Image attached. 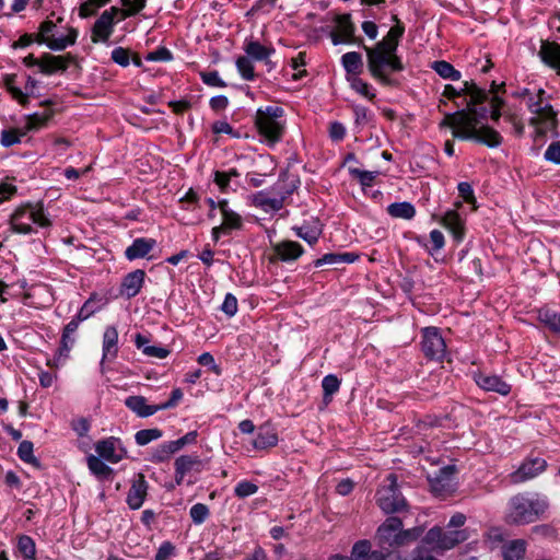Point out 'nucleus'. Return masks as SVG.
Wrapping results in <instances>:
<instances>
[{"mask_svg":"<svg viewBox=\"0 0 560 560\" xmlns=\"http://www.w3.org/2000/svg\"><path fill=\"white\" fill-rule=\"evenodd\" d=\"M393 20L396 24L389 28L382 40L373 47L363 45L371 77L385 86H398V80L392 78L390 73L405 70L402 60L397 55L399 42L405 33V25L396 15L393 16Z\"/></svg>","mask_w":560,"mask_h":560,"instance_id":"obj_1","label":"nucleus"},{"mask_svg":"<svg viewBox=\"0 0 560 560\" xmlns=\"http://www.w3.org/2000/svg\"><path fill=\"white\" fill-rule=\"evenodd\" d=\"M450 119H458V128L453 130V137L460 140H475L489 148H497L502 143L501 135L493 128L482 125L469 107L450 114Z\"/></svg>","mask_w":560,"mask_h":560,"instance_id":"obj_2","label":"nucleus"},{"mask_svg":"<svg viewBox=\"0 0 560 560\" xmlns=\"http://www.w3.org/2000/svg\"><path fill=\"white\" fill-rule=\"evenodd\" d=\"M548 506L546 497L533 492L518 493L509 500L506 522L515 525L535 523Z\"/></svg>","mask_w":560,"mask_h":560,"instance_id":"obj_3","label":"nucleus"},{"mask_svg":"<svg viewBox=\"0 0 560 560\" xmlns=\"http://www.w3.org/2000/svg\"><path fill=\"white\" fill-rule=\"evenodd\" d=\"M254 122L261 142L273 147L282 140L287 121L284 109L281 106L259 107L256 110Z\"/></svg>","mask_w":560,"mask_h":560,"instance_id":"obj_4","label":"nucleus"},{"mask_svg":"<svg viewBox=\"0 0 560 560\" xmlns=\"http://www.w3.org/2000/svg\"><path fill=\"white\" fill-rule=\"evenodd\" d=\"M9 223L11 230L18 234H33L36 228L47 229L51 226V220L44 211L42 202H25L14 209Z\"/></svg>","mask_w":560,"mask_h":560,"instance_id":"obj_5","label":"nucleus"},{"mask_svg":"<svg viewBox=\"0 0 560 560\" xmlns=\"http://www.w3.org/2000/svg\"><path fill=\"white\" fill-rule=\"evenodd\" d=\"M546 91L539 89L536 95H530L526 101V106L532 114L529 125L535 127L537 136H545L548 132H557L558 113L553 107L544 101Z\"/></svg>","mask_w":560,"mask_h":560,"instance_id":"obj_6","label":"nucleus"},{"mask_svg":"<svg viewBox=\"0 0 560 560\" xmlns=\"http://www.w3.org/2000/svg\"><path fill=\"white\" fill-rule=\"evenodd\" d=\"M296 187L293 183L291 187L287 188L284 180L279 179L270 189L255 192L252 196V205L265 212L279 211L283 208L284 200Z\"/></svg>","mask_w":560,"mask_h":560,"instance_id":"obj_7","label":"nucleus"},{"mask_svg":"<svg viewBox=\"0 0 560 560\" xmlns=\"http://www.w3.org/2000/svg\"><path fill=\"white\" fill-rule=\"evenodd\" d=\"M467 539L468 533L466 529L444 532L440 526H434L428 530L422 542L433 551L444 552Z\"/></svg>","mask_w":560,"mask_h":560,"instance_id":"obj_8","label":"nucleus"},{"mask_svg":"<svg viewBox=\"0 0 560 560\" xmlns=\"http://www.w3.org/2000/svg\"><path fill=\"white\" fill-rule=\"evenodd\" d=\"M56 27L57 24L50 19L42 22L38 27V33L35 35V42L37 44H45L54 51H61L75 44L78 38V31L75 28L70 27L66 36L55 37Z\"/></svg>","mask_w":560,"mask_h":560,"instance_id":"obj_9","label":"nucleus"},{"mask_svg":"<svg viewBox=\"0 0 560 560\" xmlns=\"http://www.w3.org/2000/svg\"><path fill=\"white\" fill-rule=\"evenodd\" d=\"M420 349L429 361L443 362L446 359L447 346L439 327L428 326L421 329Z\"/></svg>","mask_w":560,"mask_h":560,"instance_id":"obj_10","label":"nucleus"},{"mask_svg":"<svg viewBox=\"0 0 560 560\" xmlns=\"http://www.w3.org/2000/svg\"><path fill=\"white\" fill-rule=\"evenodd\" d=\"M376 501L381 510L386 514L399 512L405 509L406 500L398 489L397 477L389 474L376 493Z\"/></svg>","mask_w":560,"mask_h":560,"instance_id":"obj_11","label":"nucleus"},{"mask_svg":"<svg viewBox=\"0 0 560 560\" xmlns=\"http://www.w3.org/2000/svg\"><path fill=\"white\" fill-rule=\"evenodd\" d=\"M96 455L110 464H117L127 457V450L119 438L108 436L94 445Z\"/></svg>","mask_w":560,"mask_h":560,"instance_id":"obj_12","label":"nucleus"},{"mask_svg":"<svg viewBox=\"0 0 560 560\" xmlns=\"http://www.w3.org/2000/svg\"><path fill=\"white\" fill-rule=\"evenodd\" d=\"M117 15H120V9L117 7H112L100 15L92 28L91 39L93 43H106L109 39L114 32Z\"/></svg>","mask_w":560,"mask_h":560,"instance_id":"obj_13","label":"nucleus"},{"mask_svg":"<svg viewBox=\"0 0 560 560\" xmlns=\"http://www.w3.org/2000/svg\"><path fill=\"white\" fill-rule=\"evenodd\" d=\"M546 468L547 462L542 457H528L510 475V478L514 483L525 482L542 474Z\"/></svg>","mask_w":560,"mask_h":560,"instance_id":"obj_14","label":"nucleus"},{"mask_svg":"<svg viewBox=\"0 0 560 560\" xmlns=\"http://www.w3.org/2000/svg\"><path fill=\"white\" fill-rule=\"evenodd\" d=\"M335 22L337 24V30L330 34L331 43L335 46L340 44L358 43L354 36L355 26L351 21L350 14L337 15Z\"/></svg>","mask_w":560,"mask_h":560,"instance_id":"obj_15","label":"nucleus"},{"mask_svg":"<svg viewBox=\"0 0 560 560\" xmlns=\"http://www.w3.org/2000/svg\"><path fill=\"white\" fill-rule=\"evenodd\" d=\"M401 527L402 522L400 518L396 516L387 517L377 529V537L381 544L387 545L388 547H399L398 541Z\"/></svg>","mask_w":560,"mask_h":560,"instance_id":"obj_16","label":"nucleus"},{"mask_svg":"<svg viewBox=\"0 0 560 560\" xmlns=\"http://www.w3.org/2000/svg\"><path fill=\"white\" fill-rule=\"evenodd\" d=\"M145 272L142 269H136L127 273L120 283L119 294L127 300L138 295L144 284Z\"/></svg>","mask_w":560,"mask_h":560,"instance_id":"obj_17","label":"nucleus"},{"mask_svg":"<svg viewBox=\"0 0 560 560\" xmlns=\"http://www.w3.org/2000/svg\"><path fill=\"white\" fill-rule=\"evenodd\" d=\"M174 466L175 481L177 485H182L188 474L201 471L202 460L198 455H182L175 459Z\"/></svg>","mask_w":560,"mask_h":560,"instance_id":"obj_18","label":"nucleus"},{"mask_svg":"<svg viewBox=\"0 0 560 560\" xmlns=\"http://www.w3.org/2000/svg\"><path fill=\"white\" fill-rule=\"evenodd\" d=\"M149 485L142 474H138L131 482L128 490L126 502L131 510H138L142 506L147 494Z\"/></svg>","mask_w":560,"mask_h":560,"instance_id":"obj_19","label":"nucleus"},{"mask_svg":"<svg viewBox=\"0 0 560 560\" xmlns=\"http://www.w3.org/2000/svg\"><path fill=\"white\" fill-rule=\"evenodd\" d=\"M272 250L276 255V259L283 262H291L298 260L303 254V246L290 240H284L272 245Z\"/></svg>","mask_w":560,"mask_h":560,"instance_id":"obj_20","label":"nucleus"},{"mask_svg":"<svg viewBox=\"0 0 560 560\" xmlns=\"http://www.w3.org/2000/svg\"><path fill=\"white\" fill-rule=\"evenodd\" d=\"M243 229V219L235 211H224L222 223L212 228L211 235L214 242H218L222 235H230L232 231Z\"/></svg>","mask_w":560,"mask_h":560,"instance_id":"obj_21","label":"nucleus"},{"mask_svg":"<svg viewBox=\"0 0 560 560\" xmlns=\"http://www.w3.org/2000/svg\"><path fill=\"white\" fill-rule=\"evenodd\" d=\"M441 224L448 230L456 243L465 237V220L456 210H447L441 219Z\"/></svg>","mask_w":560,"mask_h":560,"instance_id":"obj_22","label":"nucleus"},{"mask_svg":"<svg viewBox=\"0 0 560 560\" xmlns=\"http://www.w3.org/2000/svg\"><path fill=\"white\" fill-rule=\"evenodd\" d=\"M538 57L547 67L556 71L560 70V44L541 40Z\"/></svg>","mask_w":560,"mask_h":560,"instance_id":"obj_23","label":"nucleus"},{"mask_svg":"<svg viewBox=\"0 0 560 560\" xmlns=\"http://www.w3.org/2000/svg\"><path fill=\"white\" fill-rule=\"evenodd\" d=\"M154 238L138 237L125 249V257L129 260L144 258L155 247Z\"/></svg>","mask_w":560,"mask_h":560,"instance_id":"obj_24","label":"nucleus"},{"mask_svg":"<svg viewBox=\"0 0 560 560\" xmlns=\"http://www.w3.org/2000/svg\"><path fill=\"white\" fill-rule=\"evenodd\" d=\"M102 361H113L118 353V330L115 326H107L102 340Z\"/></svg>","mask_w":560,"mask_h":560,"instance_id":"obj_25","label":"nucleus"},{"mask_svg":"<svg viewBox=\"0 0 560 560\" xmlns=\"http://www.w3.org/2000/svg\"><path fill=\"white\" fill-rule=\"evenodd\" d=\"M107 303L108 300L105 296H102L97 293H92L83 303L75 316L81 322H84L97 312L102 311L107 305Z\"/></svg>","mask_w":560,"mask_h":560,"instance_id":"obj_26","label":"nucleus"},{"mask_svg":"<svg viewBox=\"0 0 560 560\" xmlns=\"http://www.w3.org/2000/svg\"><path fill=\"white\" fill-rule=\"evenodd\" d=\"M137 349L141 350L142 353L150 358L165 359L171 353L170 349L161 346H150V339L145 335L136 334L133 339Z\"/></svg>","mask_w":560,"mask_h":560,"instance_id":"obj_27","label":"nucleus"},{"mask_svg":"<svg viewBox=\"0 0 560 560\" xmlns=\"http://www.w3.org/2000/svg\"><path fill=\"white\" fill-rule=\"evenodd\" d=\"M126 406L141 418H147L160 410L159 405H149L142 396H130L125 400Z\"/></svg>","mask_w":560,"mask_h":560,"instance_id":"obj_28","label":"nucleus"},{"mask_svg":"<svg viewBox=\"0 0 560 560\" xmlns=\"http://www.w3.org/2000/svg\"><path fill=\"white\" fill-rule=\"evenodd\" d=\"M292 230L298 237L302 238L311 246H314L318 242L323 233V229L318 222H305L301 226H293Z\"/></svg>","mask_w":560,"mask_h":560,"instance_id":"obj_29","label":"nucleus"},{"mask_svg":"<svg viewBox=\"0 0 560 560\" xmlns=\"http://www.w3.org/2000/svg\"><path fill=\"white\" fill-rule=\"evenodd\" d=\"M86 465L90 472L98 480H108L113 476V468L109 467L105 460L97 455L90 454L86 456Z\"/></svg>","mask_w":560,"mask_h":560,"instance_id":"obj_30","label":"nucleus"},{"mask_svg":"<svg viewBox=\"0 0 560 560\" xmlns=\"http://www.w3.org/2000/svg\"><path fill=\"white\" fill-rule=\"evenodd\" d=\"M351 560H386L382 551H371V544L369 540H359L352 547Z\"/></svg>","mask_w":560,"mask_h":560,"instance_id":"obj_31","label":"nucleus"},{"mask_svg":"<svg viewBox=\"0 0 560 560\" xmlns=\"http://www.w3.org/2000/svg\"><path fill=\"white\" fill-rule=\"evenodd\" d=\"M68 65L66 62L65 57L55 56L48 52H45L40 57V67L39 71L44 74L50 75L57 71H66Z\"/></svg>","mask_w":560,"mask_h":560,"instance_id":"obj_32","label":"nucleus"},{"mask_svg":"<svg viewBox=\"0 0 560 560\" xmlns=\"http://www.w3.org/2000/svg\"><path fill=\"white\" fill-rule=\"evenodd\" d=\"M359 258V255L355 253L347 252V253H327L323 255L320 258L314 260V267L319 268L324 265H341V264H352Z\"/></svg>","mask_w":560,"mask_h":560,"instance_id":"obj_33","label":"nucleus"},{"mask_svg":"<svg viewBox=\"0 0 560 560\" xmlns=\"http://www.w3.org/2000/svg\"><path fill=\"white\" fill-rule=\"evenodd\" d=\"M246 57L256 61H268V58L275 54L273 47H267L258 40H246L244 45Z\"/></svg>","mask_w":560,"mask_h":560,"instance_id":"obj_34","label":"nucleus"},{"mask_svg":"<svg viewBox=\"0 0 560 560\" xmlns=\"http://www.w3.org/2000/svg\"><path fill=\"white\" fill-rule=\"evenodd\" d=\"M278 444V435L272 428L269 425H262L259 428L256 438L253 441L255 450H266L273 447Z\"/></svg>","mask_w":560,"mask_h":560,"instance_id":"obj_35","label":"nucleus"},{"mask_svg":"<svg viewBox=\"0 0 560 560\" xmlns=\"http://www.w3.org/2000/svg\"><path fill=\"white\" fill-rule=\"evenodd\" d=\"M459 91L462 92V95L469 96V100L466 101V104L469 106L483 104L488 100V93L486 90L479 88L474 81H465Z\"/></svg>","mask_w":560,"mask_h":560,"instance_id":"obj_36","label":"nucleus"},{"mask_svg":"<svg viewBox=\"0 0 560 560\" xmlns=\"http://www.w3.org/2000/svg\"><path fill=\"white\" fill-rule=\"evenodd\" d=\"M15 552L23 560H35L36 559L35 540L28 535H19L16 538Z\"/></svg>","mask_w":560,"mask_h":560,"instance_id":"obj_37","label":"nucleus"},{"mask_svg":"<svg viewBox=\"0 0 560 560\" xmlns=\"http://www.w3.org/2000/svg\"><path fill=\"white\" fill-rule=\"evenodd\" d=\"M341 65L347 74L357 77L361 73L363 68L362 56L358 51L346 52L341 56Z\"/></svg>","mask_w":560,"mask_h":560,"instance_id":"obj_38","label":"nucleus"},{"mask_svg":"<svg viewBox=\"0 0 560 560\" xmlns=\"http://www.w3.org/2000/svg\"><path fill=\"white\" fill-rule=\"evenodd\" d=\"M386 211L392 218L404 220H411L416 215L415 206L408 201L393 202L387 206Z\"/></svg>","mask_w":560,"mask_h":560,"instance_id":"obj_39","label":"nucleus"},{"mask_svg":"<svg viewBox=\"0 0 560 560\" xmlns=\"http://www.w3.org/2000/svg\"><path fill=\"white\" fill-rule=\"evenodd\" d=\"M526 551V542L523 539H514L502 547L504 560H521Z\"/></svg>","mask_w":560,"mask_h":560,"instance_id":"obj_40","label":"nucleus"},{"mask_svg":"<svg viewBox=\"0 0 560 560\" xmlns=\"http://www.w3.org/2000/svg\"><path fill=\"white\" fill-rule=\"evenodd\" d=\"M538 319L547 326L552 332L560 335V314L548 307L538 311Z\"/></svg>","mask_w":560,"mask_h":560,"instance_id":"obj_41","label":"nucleus"},{"mask_svg":"<svg viewBox=\"0 0 560 560\" xmlns=\"http://www.w3.org/2000/svg\"><path fill=\"white\" fill-rule=\"evenodd\" d=\"M417 242L419 245L424 247L431 256H433L435 253L441 250L445 245L444 235L440 230H432L430 232V243H431L430 246L428 245L425 240L422 237H417Z\"/></svg>","mask_w":560,"mask_h":560,"instance_id":"obj_42","label":"nucleus"},{"mask_svg":"<svg viewBox=\"0 0 560 560\" xmlns=\"http://www.w3.org/2000/svg\"><path fill=\"white\" fill-rule=\"evenodd\" d=\"M431 68L443 79L451 81H458L462 78V74L458 70L454 68L453 65L445 60L434 61Z\"/></svg>","mask_w":560,"mask_h":560,"instance_id":"obj_43","label":"nucleus"},{"mask_svg":"<svg viewBox=\"0 0 560 560\" xmlns=\"http://www.w3.org/2000/svg\"><path fill=\"white\" fill-rule=\"evenodd\" d=\"M51 113L50 112H44V113H34L26 116L25 125L23 126L24 131H26V135L32 131H37L40 128L45 127L47 121L50 119Z\"/></svg>","mask_w":560,"mask_h":560,"instance_id":"obj_44","label":"nucleus"},{"mask_svg":"<svg viewBox=\"0 0 560 560\" xmlns=\"http://www.w3.org/2000/svg\"><path fill=\"white\" fill-rule=\"evenodd\" d=\"M74 342L75 339L73 336L67 334L66 338V332L62 331L60 346L54 355V362L56 365L62 364L68 359Z\"/></svg>","mask_w":560,"mask_h":560,"instance_id":"obj_45","label":"nucleus"},{"mask_svg":"<svg viewBox=\"0 0 560 560\" xmlns=\"http://www.w3.org/2000/svg\"><path fill=\"white\" fill-rule=\"evenodd\" d=\"M16 454L22 462L30 464L35 468L42 467L38 458L34 456V445L31 441H22L18 446Z\"/></svg>","mask_w":560,"mask_h":560,"instance_id":"obj_46","label":"nucleus"},{"mask_svg":"<svg viewBox=\"0 0 560 560\" xmlns=\"http://www.w3.org/2000/svg\"><path fill=\"white\" fill-rule=\"evenodd\" d=\"M350 82V86L353 91L362 95L363 97L368 98L369 101L373 102L376 97L375 91L372 88L370 83L364 81L363 79L357 77H352L351 79H348Z\"/></svg>","mask_w":560,"mask_h":560,"instance_id":"obj_47","label":"nucleus"},{"mask_svg":"<svg viewBox=\"0 0 560 560\" xmlns=\"http://www.w3.org/2000/svg\"><path fill=\"white\" fill-rule=\"evenodd\" d=\"M175 453H177V451L175 450V444H173L172 441H168L156 446L151 452L150 460L153 463H163Z\"/></svg>","mask_w":560,"mask_h":560,"instance_id":"obj_48","label":"nucleus"},{"mask_svg":"<svg viewBox=\"0 0 560 560\" xmlns=\"http://www.w3.org/2000/svg\"><path fill=\"white\" fill-rule=\"evenodd\" d=\"M499 89H504V83H502L500 86L495 84V82H492L491 84V92L493 93V96L490 101V109L489 114L493 121H498L501 117V108L504 105L503 98L497 95Z\"/></svg>","mask_w":560,"mask_h":560,"instance_id":"obj_49","label":"nucleus"},{"mask_svg":"<svg viewBox=\"0 0 560 560\" xmlns=\"http://www.w3.org/2000/svg\"><path fill=\"white\" fill-rule=\"evenodd\" d=\"M240 75L246 81H253L256 78L252 59L246 56H240L235 61Z\"/></svg>","mask_w":560,"mask_h":560,"instance_id":"obj_50","label":"nucleus"},{"mask_svg":"<svg viewBox=\"0 0 560 560\" xmlns=\"http://www.w3.org/2000/svg\"><path fill=\"white\" fill-rule=\"evenodd\" d=\"M26 136V131L21 129H4L1 132L0 143L4 148H10L14 144L21 143L22 137Z\"/></svg>","mask_w":560,"mask_h":560,"instance_id":"obj_51","label":"nucleus"},{"mask_svg":"<svg viewBox=\"0 0 560 560\" xmlns=\"http://www.w3.org/2000/svg\"><path fill=\"white\" fill-rule=\"evenodd\" d=\"M120 3L124 9H120L119 20H124L128 16L136 15L143 10L147 4V0H120Z\"/></svg>","mask_w":560,"mask_h":560,"instance_id":"obj_52","label":"nucleus"},{"mask_svg":"<svg viewBox=\"0 0 560 560\" xmlns=\"http://www.w3.org/2000/svg\"><path fill=\"white\" fill-rule=\"evenodd\" d=\"M160 429H142L135 434V441L139 446L148 445L149 443L159 440L162 436Z\"/></svg>","mask_w":560,"mask_h":560,"instance_id":"obj_53","label":"nucleus"},{"mask_svg":"<svg viewBox=\"0 0 560 560\" xmlns=\"http://www.w3.org/2000/svg\"><path fill=\"white\" fill-rule=\"evenodd\" d=\"M109 2L110 0H85L79 8V16L82 19L90 18L94 15L100 8Z\"/></svg>","mask_w":560,"mask_h":560,"instance_id":"obj_54","label":"nucleus"},{"mask_svg":"<svg viewBox=\"0 0 560 560\" xmlns=\"http://www.w3.org/2000/svg\"><path fill=\"white\" fill-rule=\"evenodd\" d=\"M349 173L352 177L357 178L363 187L372 186L378 174V172L362 171L357 167H349Z\"/></svg>","mask_w":560,"mask_h":560,"instance_id":"obj_55","label":"nucleus"},{"mask_svg":"<svg viewBox=\"0 0 560 560\" xmlns=\"http://www.w3.org/2000/svg\"><path fill=\"white\" fill-rule=\"evenodd\" d=\"M351 108L354 116V124L357 126H364L373 120L374 115L368 107L354 104Z\"/></svg>","mask_w":560,"mask_h":560,"instance_id":"obj_56","label":"nucleus"},{"mask_svg":"<svg viewBox=\"0 0 560 560\" xmlns=\"http://www.w3.org/2000/svg\"><path fill=\"white\" fill-rule=\"evenodd\" d=\"M189 515L195 525H201L210 515L209 508L203 503H196L189 510Z\"/></svg>","mask_w":560,"mask_h":560,"instance_id":"obj_57","label":"nucleus"},{"mask_svg":"<svg viewBox=\"0 0 560 560\" xmlns=\"http://www.w3.org/2000/svg\"><path fill=\"white\" fill-rule=\"evenodd\" d=\"M201 81L212 88H225L228 84L223 81L217 70L199 72Z\"/></svg>","mask_w":560,"mask_h":560,"instance_id":"obj_58","label":"nucleus"},{"mask_svg":"<svg viewBox=\"0 0 560 560\" xmlns=\"http://www.w3.org/2000/svg\"><path fill=\"white\" fill-rule=\"evenodd\" d=\"M258 491V486L248 480L240 481L234 488V494L240 499H245L255 494Z\"/></svg>","mask_w":560,"mask_h":560,"instance_id":"obj_59","label":"nucleus"},{"mask_svg":"<svg viewBox=\"0 0 560 560\" xmlns=\"http://www.w3.org/2000/svg\"><path fill=\"white\" fill-rule=\"evenodd\" d=\"M306 65V52L300 51L296 57L291 59L290 66L292 69L296 70L298 72L293 74V80L298 81L301 80L306 75V70L302 69Z\"/></svg>","mask_w":560,"mask_h":560,"instance_id":"obj_60","label":"nucleus"},{"mask_svg":"<svg viewBox=\"0 0 560 560\" xmlns=\"http://www.w3.org/2000/svg\"><path fill=\"white\" fill-rule=\"evenodd\" d=\"M422 534H423V528L420 526H416V527H412L409 529H402V527H401L400 535H399L400 538L398 541L399 547L417 540Z\"/></svg>","mask_w":560,"mask_h":560,"instance_id":"obj_61","label":"nucleus"},{"mask_svg":"<svg viewBox=\"0 0 560 560\" xmlns=\"http://www.w3.org/2000/svg\"><path fill=\"white\" fill-rule=\"evenodd\" d=\"M544 159L555 165H560V140L552 141L544 153Z\"/></svg>","mask_w":560,"mask_h":560,"instance_id":"obj_62","label":"nucleus"},{"mask_svg":"<svg viewBox=\"0 0 560 560\" xmlns=\"http://www.w3.org/2000/svg\"><path fill=\"white\" fill-rule=\"evenodd\" d=\"M238 310L237 299L232 293H226L221 305V311L228 316L233 317Z\"/></svg>","mask_w":560,"mask_h":560,"instance_id":"obj_63","label":"nucleus"},{"mask_svg":"<svg viewBox=\"0 0 560 560\" xmlns=\"http://www.w3.org/2000/svg\"><path fill=\"white\" fill-rule=\"evenodd\" d=\"M212 131L217 135L225 133L232 138L238 139L240 132L234 130L233 127L226 120H217L212 124Z\"/></svg>","mask_w":560,"mask_h":560,"instance_id":"obj_64","label":"nucleus"}]
</instances>
